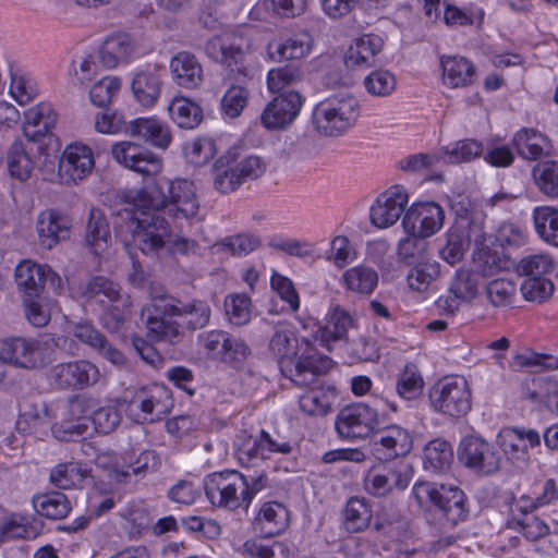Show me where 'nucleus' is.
Masks as SVG:
<instances>
[{
    "mask_svg": "<svg viewBox=\"0 0 558 558\" xmlns=\"http://www.w3.org/2000/svg\"><path fill=\"white\" fill-rule=\"evenodd\" d=\"M268 351L278 362L281 374L299 387H310L317 377L326 373L331 360L322 356L306 340H299L287 323L278 322L272 326L268 341Z\"/></svg>",
    "mask_w": 558,
    "mask_h": 558,
    "instance_id": "1",
    "label": "nucleus"
},
{
    "mask_svg": "<svg viewBox=\"0 0 558 558\" xmlns=\"http://www.w3.org/2000/svg\"><path fill=\"white\" fill-rule=\"evenodd\" d=\"M135 204L174 220H190L196 217L199 202L193 182L161 177L146 184L135 195Z\"/></svg>",
    "mask_w": 558,
    "mask_h": 558,
    "instance_id": "2",
    "label": "nucleus"
},
{
    "mask_svg": "<svg viewBox=\"0 0 558 558\" xmlns=\"http://www.w3.org/2000/svg\"><path fill=\"white\" fill-rule=\"evenodd\" d=\"M133 199V205L120 210L118 216L138 248L146 255L156 254L170 239V226L159 210L141 207L135 204V197Z\"/></svg>",
    "mask_w": 558,
    "mask_h": 558,
    "instance_id": "3",
    "label": "nucleus"
},
{
    "mask_svg": "<svg viewBox=\"0 0 558 558\" xmlns=\"http://www.w3.org/2000/svg\"><path fill=\"white\" fill-rule=\"evenodd\" d=\"M95 128L100 133H118L138 137L151 146L166 149L172 135L167 123L155 118H137L126 123L122 113L107 109L98 114L95 120Z\"/></svg>",
    "mask_w": 558,
    "mask_h": 558,
    "instance_id": "4",
    "label": "nucleus"
},
{
    "mask_svg": "<svg viewBox=\"0 0 558 558\" xmlns=\"http://www.w3.org/2000/svg\"><path fill=\"white\" fill-rule=\"evenodd\" d=\"M359 114L356 98L349 93H338L314 107L312 122L319 134L339 136L354 125Z\"/></svg>",
    "mask_w": 558,
    "mask_h": 558,
    "instance_id": "5",
    "label": "nucleus"
},
{
    "mask_svg": "<svg viewBox=\"0 0 558 558\" xmlns=\"http://www.w3.org/2000/svg\"><path fill=\"white\" fill-rule=\"evenodd\" d=\"M412 494L421 507L435 506L452 524L464 521L469 514L466 497L457 486L418 482L414 484Z\"/></svg>",
    "mask_w": 558,
    "mask_h": 558,
    "instance_id": "6",
    "label": "nucleus"
},
{
    "mask_svg": "<svg viewBox=\"0 0 558 558\" xmlns=\"http://www.w3.org/2000/svg\"><path fill=\"white\" fill-rule=\"evenodd\" d=\"M266 163L258 156H246L236 161L223 156L214 166V186L221 194L236 191L243 183L264 174Z\"/></svg>",
    "mask_w": 558,
    "mask_h": 558,
    "instance_id": "7",
    "label": "nucleus"
},
{
    "mask_svg": "<svg viewBox=\"0 0 558 558\" xmlns=\"http://www.w3.org/2000/svg\"><path fill=\"white\" fill-rule=\"evenodd\" d=\"M433 409L451 417L465 415L471 409V391L462 376L439 379L429 390Z\"/></svg>",
    "mask_w": 558,
    "mask_h": 558,
    "instance_id": "8",
    "label": "nucleus"
},
{
    "mask_svg": "<svg viewBox=\"0 0 558 558\" xmlns=\"http://www.w3.org/2000/svg\"><path fill=\"white\" fill-rule=\"evenodd\" d=\"M204 489L213 506L235 510L244 504L241 494L247 492V478L234 470L215 472L205 477Z\"/></svg>",
    "mask_w": 558,
    "mask_h": 558,
    "instance_id": "9",
    "label": "nucleus"
},
{
    "mask_svg": "<svg viewBox=\"0 0 558 558\" xmlns=\"http://www.w3.org/2000/svg\"><path fill=\"white\" fill-rule=\"evenodd\" d=\"M46 343L35 338L11 337L0 340V360L25 369L47 364Z\"/></svg>",
    "mask_w": 558,
    "mask_h": 558,
    "instance_id": "10",
    "label": "nucleus"
},
{
    "mask_svg": "<svg viewBox=\"0 0 558 558\" xmlns=\"http://www.w3.org/2000/svg\"><path fill=\"white\" fill-rule=\"evenodd\" d=\"M458 459L468 469L484 475L498 471L501 462V456L494 445L480 436H466L461 440Z\"/></svg>",
    "mask_w": 558,
    "mask_h": 558,
    "instance_id": "11",
    "label": "nucleus"
},
{
    "mask_svg": "<svg viewBox=\"0 0 558 558\" xmlns=\"http://www.w3.org/2000/svg\"><path fill=\"white\" fill-rule=\"evenodd\" d=\"M304 98L299 92L288 90L274 97L263 109L260 124L268 131H284L298 118Z\"/></svg>",
    "mask_w": 558,
    "mask_h": 558,
    "instance_id": "12",
    "label": "nucleus"
},
{
    "mask_svg": "<svg viewBox=\"0 0 558 558\" xmlns=\"http://www.w3.org/2000/svg\"><path fill=\"white\" fill-rule=\"evenodd\" d=\"M377 426V411L362 402L344 407L336 420L338 434L348 439L368 437Z\"/></svg>",
    "mask_w": 558,
    "mask_h": 558,
    "instance_id": "13",
    "label": "nucleus"
},
{
    "mask_svg": "<svg viewBox=\"0 0 558 558\" xmlns=\"http://www.w3.org/2000/svg\"><path fill=\"white\" fill-rule=\"evenodd\" d=\"M100 378L99 368L88 360L59 363L50 369V379L58 389L83 390Z\"/></svg>",
    "mask_w": 558,
    "mask_h": 558,
    "instance_id": "14",
    "label": "nucleus"
},
{
    "mask_svg": "<svg viewBox=\"0 0 558 558\" xmlns=\"http://www.w3.org/2000/svg\"><path fill=\"white\" fill-rule=\"evenodd\" d=\"M248 50L247 40L235 33H223L214 36L205 45L206 54L232 71L243 73V63Z\"/></svg>",
    "mask_w": 558,
    "mask_h": 558,
    "instance_id": "15",
    "label": "nucleus"
},
{
    "mask_svg": "<svg viewBox=\"0 0 558 558\" xmlns=\"http://www.w3.org/2000/svg\"><path fill=\"white\" fill-rule=\"evenodd\" d=\"M160 307L163 308L165 316L179 317L180 326L191 331L205 328L211 317L208 302L201 299L183 301L178 298H167L162 300Z\"/></svg>",
    "mask_w": 558,
    "mask_h": 558,
    "instance_id": "16",
    "label": "nucleus"
},
{
    "mask_svg": "<svg viewBox=\"0 0 558 558\" xmlns=\"http://www.w3.org/2000/svg\"><path fill=\"white\" fill-rule=\"evenodd\" d=\"M445 213L434 202L413 204L404 214L402 226L408 234L428 238L441 229Z\"/></svg>",
    "mask_w": 558,
    "mask_h": 558,
    "instance_id": "17",
    "label": "nucleus"
},
{
    "mask_svg": "<svg viewBox=\"0 0 558 558\" xmlns=\"http://www.w3.org/2000/svg\"><path fill=\"white\" fill-rule=\"evenodd\" d=\"M110 151L118 163L143 175H156L161 171V158L133 142L116 143Z\"/></svg>",
    "mask_w": 558,
    "mask_h": 558,
    "instance_id": "18",
    "label": "nucleus"
},
{
    "mask_svg": "<svg viewBox=\"0 0 558 558\" xmlns=\"http://www.w3.org/2000/svg\"><path fill=\"white\" fill-rule=\"evenodd\" d=\"M497 444L509 460L526 465L530 461L529 449L541 445V436L532 428L504 427L497 435Z\"/></svg>",
    "mask_w": 558,
    "mask_h": 558,
    "instance_id": "19",
    "label": "nucleus"
},
{
    "mask_svg": "<svg viewBox=\"0 0 558 558\" xmlns=\"http://www.w3.org/2000/svg\"><path fill=\"white\" fill-rule=\"evenodd\" d=\"M478 274L461 268L454 272L449 286V295L440 296L436 305L439 311L453 315L461 303H470L478 295Z\"/></svg>",
    "mask_w": 558,
    "mask_h": 558,
    "instance_id": "20",
    "label": "nucleus"
},
{
    "mask_svg": "<svg viewBox=\"0 0 558 558\" xmlns=\"http://www.w3.org/2000/svg\"><path fill=\"white\" fill-rule=\"evenodd\" d=\"M412 449V437L407 429L390 425L375 428L372 434V451L378 460H390L405 456Z\"/></svg>",
    "mask_w": 558,
    "mask_h": 558,
    "instance_id": "21",
    "label": "nucleus"
},
{
    "mask_svg": "<svg viewBox=\"0 0 558 558\" xmlns=\"http://www.w3.org/2000/svg\"><path fill=\"white\" fill-rule=\"evenodd\" d=\"M410 478L408 465L399 462L369 471L364 480V488L374 497H384L396 488L404 489L409 485Z\"/></svg>",
    "mask_w": 558,
    "mask_h": 558,
    "instance_id": "22",
    "label": "nucleus"
},
{
    "mask_svg": "<svg viewBox=\"0 0 558 558\" xmlns=\"http://www.w3.org/2000/svg\"><path fill=\"white\" fill-rule=\"evenodd\" d=\"M450 208L454 215V221L450 229L468 232V236L473 238L476 245L484 244L486 240L484 214L474 208L470 198L458 194L450 199Z\"/></svg>",
    "mask_w": 558,
    "mask_h": 558,
    "instance_id": "23",
    "label": "nucleus"
},
{
    "mask_svg": "<svg viewBox=\"0 0 558 558\" xmlns=\"http://www.w3.org/2000/svg\"><path fill=\"white\" fill-rule=\"evenodd\" d=\"M95 167L92 149L82 143L66 146L60 159L59 171L66 183H76L89 175Z\"/></svg>",
    "mask_w": 558,
    "mask_h": 558,
    "instance_id": "24",
    "label": "nucleus"
},
{
    "mask_svg": "<svg viewBox=\"0 0 558 558\" xmlns=\"http://www.w3.org/2000/svg\"><path fill=\"white\" fill-rule=\"evenodd\" d=\"M408 204L407 191L401 186H393L383 193L371 208V221L378 228H388L395 225L405 213Z\"/></svg>",
    "mask_w": 558,
    "mask_h": 558,
    "instance_id": "25",
    "label": "nucleus"
},
{
    "mask_svg": "<svg viewBox=\"0 0 558 558\" xmlns=\"http://www.w3.org/2000/svg\"><path fill=\"white\" fill-rule=\"evenodd\" d=\"M72 227L71 218L56 209L41 211L36 220V231L40 244L46 248H52L60 241L70 236Z\"/></svg>",
    "mask_w": 558,
    "mask_h": 558,
    "instance_id": "26",
    "label": "nucleus"
},
{
    "mask_svg": "<svg viewBox=\"0 0 558 558\" xmlns=\"http://www.w3.org/2000/svg\"><path fill=\"white\" fill-rule=\"evenodd\" d=\"M384 40L378 35H363L350 45L344 54V64L350 70H365L375 66L383 50Z\"/></svg>",
    "mask_w": 558,
    "mask_h": 558,
    "instance_id": "27",
    "label": "nucleus"
},
{
    "mask_svg": "<svg viewBox=\"0 0 558 558\" xmlns=\"http://www.w3.org/2000/svg\"><path fill=\"white\" fill-rule=\"evenodd\" d=\"M140 48L138 40L131 34L117 33L108 36L100 49V62L108 69L116 68L119 63L129 62Z\"/></svg>",
    "mask_w": 558,
    "mask_h": 558,
    "instance_id": "28",
    "label": "nucleus"
},
{
    "mask_svg": "<svg viewBox=\"0 0 558 558\" xmlns=\"http://www.w3.org/2000/svg\"><path fill=\"white\" fill-rule=\"evenodd\" d=\"M170 72L174 83L184 88H195L204 81L203 66L190 51H180L171 58Z\"/></svg>",
    "mask_w": 558,
    "mask_h": 558,
    "instance_id": "29",
    "label": "nucleus"
},
{
    "mask_svg": "<svg viewBox=\"0 0 558 558\" xmlns=\"http://www.w3.org/2000/svg\"><path fill=\"white\" fill-rule=\"evenodd\" d=\"M290 522L288 509L279 502H265L254 520V531L265 537L282 533Z\"/></svg>",
    "mask_w": 558,
    "mask_h": 558,
    "instance_id": "30",
    "label": "nucleus"
},
{
    "mask_svg": "<svg viewBox=\"0 0 558 558\" xmlns=\"http://www.w3.org/2000/svg\"><path fill=\"white\" fill-rule=\"evenodd\" d=\"M77 293L86 300H98L102 304L124 301L126 296L118 282L105 276H93L81 282Z\"/></svg>",
    "mask_w": 558,
    "mask_h": 558,
    "instance_id": "31",
    "label": "nucleus"
},
{
    "mask_svg": "<svg viewBox=\"0 0 558 558\" xmlns=\"http://www.w3.org/2000/svg\"><path fill=\"white\" fill-rule=\"evenodd\" d=\"M354 327L355 320L353 316L343 307L336 305L331 308L326 326L318 330L317 338L323 347L331 350L332 344L337 341L345 340L349 329Z\"/></svg>",
    "mask_w": 558,
    "mask_h": 558,
    "instance_id": "32",
    "label": "nucleus"
},
{
    "mask_svg": "<svg viewBox=\"0 0 558 558\" xmlns=\"http://www.w3.org/2000/svg\"><path fill=\"white\" fill-rule=\"evenodd\" d=\"M45 271L48 266L32 260H23L15 268V282L22 299L38 296L45 289Z\"/></svg>",
    "mask_w": 558,
    "mask_h": 558,
    "instance_id": "33",
    "label": "nucleus"
},
{
    "mask_svg": "<svg viewBox=\"0 0 558 558\" xmlns=\"http://www.w3.org/2000/svg\"><path fill=\"white\" fill-rule=\"evenodd\" d=\"M442 81L452 88L466 87L473 84L475 66L463 57H442Z\"/></svg>",
    "mask_w": 558,
    "mask_h": 558,
    "instance_id": "34",
    "label": "nucleus"
},
{
    "mask_svg": "<svg viewBox=\"0 0 558 558\" xmlns=\"http://www.w3.org/2000/svg\"><path fill=\"white\" fill-rule=\"evenodd\" d=\"M33 147L28 148L22 141L15 140L7 154L8 170L12 178L21 182L27 181L35 169Z\"/></svg>",
    "mask_w": 558,
    "mask_h": 558,
    "instance_id": "35",
    "label": "nucleus"
},
{
    "mask_svg": "<svg viewBox=\"0 0 558 558\" xmlns=\"http://www.w3.org/2000/svg\"><path fill=\"white\" fill-rule=\"evenodd\" d=\"M86 244L95 255H100L111 242L109 223L99 208H92L85 233Z\"/></svg>",
    "mask_w": 558,
    "mask_h": 558,
    "instance_id": "36",
    "label": "nucleus"
},
{
    "mask_svg": "<svg viewBox=\"0 0 558 558\" xmlns=\"http://www.w3.org/2000/svg\"><path fill=\"white\" fill-rule=\"evenodd\" d=\"M33 507L36 512L51 520H61L71 511V501L61 492H49L33 497Z\"/></svg>",
    "mask_w": 558,
    "mask_h": 558,
    "instance_id": "37",
    "label": "nucleus"
},
{
    "mask_svg": "<svg viewBox=\"0 0 558 558\" xmlns=\"http://www.w3.org/2000/svg\"><path fill=\"white\" fill-rule=\"evenodd\" d=\"M162 82L158 74L149 71L136 73L132 81L135 99L144 107H153L160 97Z\"/></svg>",
    "mask_w": 558,
    "mask_h": 558,
    "instance_id": "38",
    "label": "nucleus"
},
{
    "mask_svg": "<svg viewBox=\"0 0 558 558\" xmlns=\"http://www.w3.org/2000/svg\"><path fill=\"white\" fill-rule=\"evenodd\" d=\"M548 138L532 128H523L512 137V145L518 154L529 160H537L544 155Z\"/></svg>",
    "mask_w": 558,
    "mask_h": 558,
    "instance_id": "39",
    "label": "nucleus"
},
{
    "mask_svg": "<svg viewBox=\"0 0 558 558\" xmlns=\"http://www.w3.org/2000/svg\"><path fill=\"white\" fill-rule=\"evenodd\" d=\"M310 40L307 35H300L287 38L283 41H271L268 45V54L275 62L296 60L310 52Z\"/></svg>",
    "mask_w": 558,
    "mask_h": 558,
    "instance_id": "40",
    "label": "nucleus"
},
{
    "mask_svg": "<svg viewBox=\"0 0 558 558\" xmlns=\"http://www.w3.org/2000/svg\"><path fill=\"white\" fill-rule=\"evenodd\" d=\"M168 110L173 122L181 129L192 130L203 121L199 105L184 97L174 98Z\"/></svg>",
    "mask_w": 558,
    "mask_h": 558,
    "instance_id": "41",
    "label": "nucleus"
},
{
    "mask_svg": "<svg viewBox=\"0 0 558 558\" xmlns=\"http://www.w3.org/2000/svg\"><path fill=\"white\" fill-rule=\"evenodd\" d=\"M342 279L347 289L360 294H371L378 284L377 271L365 265L347 269Z\"/></svg>",
    "mask_w": 558,
    "mask_h": 558,
    "instance_id": "42",
    "label": "nucleus"
},
{
    "mask_svg": "<svg viewBox=\"0 0 558 558\" xmlns=\"http://www.w3.org/2000/svg\"><path fill=\"white\" fill-rule=\"evenodd\" d=\"M372 519V510L364 498L352 497L343 510V525L350 533L366 529Z\"/></svg>",
    "mask_w": 558,
    "mask_h": 558,
    "instance_id": "43",
    "label": "nucleus"
},
{
    "mask_svg": "<svg viewBox=\"0 0 558 558\" xmlns=\"http://www.w3.org/2000/svg\"><path fill=\"white\" fill-rule=\"evenodd\" d=\"M234 452L240 464L255 465L258 460H266L265 448L259 436L241 432L234 441Z\"/></svg>",
    "mask_w": 558,
    "mask_h": 558,
    "instance_id": "44",
    "label": "nucleus"
},
{
    "mask_svg": "<svg viewBox=\"0 0 558 558\" xmlns=\"http://www.w3.org/2000/svg\"><path fill=\"white\" fill-rule=\"evenodd\" d=\"M453 460V451L450 442L435 439L424 448V468L434 472L449 469Z\"/></svg>",
    "mask_w": 558,
    "mask_h": 558,
    "instance_id": "45",
    "label": "nucleus"
},
{
    "mask_svg": "<svg viewBox=\"0 0 558 558\" xmlns=\"http://www.w3.org/2000/svg\"><path fill=\"white\" fill-rule=\"evenodd\" d=\"M533 219L538 235L545 242L558 246V209L549 206L536 207Z\"/></svg>",
    "mask_w": 558,
    "mask_h": 558,
    "instance_id": "46",
    "label": "nucleus"
},
{
    "mask_svg": "<svg viewBox=\"0 0 558 558\" xmlns=\"http://www.w3.org/2000/svg\"><path fill=\"white\" fill-rule=\"evenodd\" d=\"M532 177L544 195L550 198L558 197V161H539L533 167Z\"/></svg>",
    "mask_w": 558,
    "mask_h": 558,
    "instance_id": "47",
    "label": "nucleus"
},
{
    "mask_svg": "<svg viewBox=\"0 0 558 558\" xmlns=\"http://www.w3.org/2000/svg\"><path fill=\"white\" fill-rule=\"evenodd\" d=\"M304 72L299 64L292 63L268 72L267 84L271 93L287 92L286 89L302 82Z\"/></svg>",
    "mask_w": 558,
    "mask_h": 558,
    "instance_id": "48",
    "label": "nucleus"
},
{
    "mask_svg": "<svg viewBox=\"0 0 558 558\" xmlns=\"http://www.w3.org/2000/svg\"><path fill=\"white\" fill-rule=\"evenodd\" d=\"M86 476L78 462H65L56 465L50 472V482L58 488L70 489L81 484Z\"/></svg>",
    "mask_w": 558,
    "mask_h": 558,
    "instance_id": "49",
    "label": "nucleus"
},
{
    "mask_svg": "<svg viewBox=\"0 0 558 558\" xmlns=\"http://www.w3.org/2000/svg\"><path fill=\"white\" fill-rule=\"evenodd\" d=\"M483 144L480 141L466 138L456 142L452 147H444V160L450 163L469 162L483 153Z\"/></svg>",
    "mask_w": 558,
    "mask_h": 558,
    "instance_id": "50",
    "label": "nucleus"
},
{
    "mask_svg": "<svg viewBox=\"0 0 558 558\" xmlns=\"http://www.w3.org/2000/svg\"><path fill=\"white\" fill-rule=\"evenodd\" d=\"M424 380L414 364H407L397 380V392L404 400H414L423 392Z\"/></svg>",
    "mask_w": 558,
    "mask_h": 558,
    "instance_id": "51",
    "label": "nucleus"
},
{
    "mask_svg": "<svg viewBox=\"0 0 558 558\" xmlns=\"http://www.w3.org/2000/svg\"><path fill=\"white\" fill-rule=\"evenodd\" d=\"M440 266L435 260H423L413 265L408 274V282L411 289L423 292L438 278Z\"/></svg>",
    "mask_w": 558,
    "mask_h": 558,
    "instance_id": "52",
    "label": "nucleus"
},
{
    "mask_svg": "<svg viewBox=\"0 0 558 558\" xmlns=\"http://www.w3.org/2000/svg\"><path fill=\"white\" fill-rule=\"evenodd\" d=\"M472 241L474 242V239L469 238L468 232L450 229L447 233L446 245L440 250L441 258L451 266L460 263Z\"/></svg>",
    "mask_w": 558,
    "mask_h": 558,
    "instance_id": "53",
    "label": "nucleus"
},
{
    "mask_svg": "<svg viewBox=\"0 0 558 558\" xmlns=\"http://www.w3.org/2000/svg\"><path fill=\"white\" fill-rule=\"evenodd\" d=\"M427 244L424 238L409 234L398 243L397 255L400 263L413 266L425 260Z\"/></svg>",
    "mask_w": 558,
    "mask_h": 558,
    "instance_id": "54",
    "label": "nucleus"
},
{
    "mask_svg": "<svg viewBox=\"0 0 558 558\" xmlns=\"http://www.w3.org/2000/svg\"><path fill=\"white\" fill-rule=\"evenodd\" d=\"M120 302L122 303L121 307L109 306L102 312L100 316V324L110 333L123 336L130 317L129 296H125L124 301Z\"/></svg>",
    "mask_w": 558,
    "mask_h": 558,
    "instance_id": "55",
    "label": "nucleus"
},
{
    "mask_svg": "<svg viewBox=\"0 0 558 558\" xmlns=\"http://www.w3.org/2000/svg\"><path fill=\"white\" fill-rule=\"evenodd\" d=\"M225 311L232 325L244 326L251 320V299L246 294L228 295L225 300Z\"/></svg>",
    "mask_w": 558,
    "mask_h": 558,
    "instance_id": "56",
    "label": "nucleus"
},
{
    "mask_svg": "<svg viewBox=\"0 0 558 558\" xmlns=\"http://www.w3.org/2000/svg\"><path fill=\"white\" fill-rule=\"evenodd\" d=\"M146 327L148 335L158 341L175 343L181 338L180 324L165 317L149 316Z\"/></svg>",
    "mask_w": 558,
    "mask_h": 558,
    "instance_id": "57",
    "label": "nucleus"
},
{
    "mask_svg": "<svg viewBox=\"0 0 558 558\" xmlns=\"http://www.w3.org/2000/svg\"><path fill=\"white\" fill-rule=\"evenodd\" d=\"M183 153L189 162L199 167L216 155V146L211 138L199 137L185 143Z\"/></svg>",
    "mask_w": 558,
    "mask_h": 558,
    "instance_id": "58",
    "label": "nucleus"
},
{
    "mask_svg": "<svg viewBox=\"0 0 558 558\" xmlns=\"http://www.w3.org/2000/svg\"><path fill=\"white\" fill-rule=\"evenodd\" d=\"M260 245L258 238L251 234H239L235 236L227 238L214 245L216 252H228L232 255L243 256Z\"/></svg>",
    "mask_w": 558,
    "mask_h": 558,
    "instance_id": "59",
    "label": "nucleus"
},
{
    "mask_svg": "<svg viewBox=\"0 0 558 558\" xmlns=\"http://www.w3.org/2000/svg\"><path fill=\"white\" fill-rule=\"evenodd\" d=\"M25 317L35 327H44L50 320V308L43 293L22 299Z\"/></svg>",
    "mask_w": 558,
    "mask_h": 558,
    "instance_id": "60",
    "label": "nucleus"
},
{
    "mask_svg": "<svg viewBox=\"0 0 558 558\" xmlns=\"http://www.w3.org/2000/svg\"><path fill=\"white\" fill-rule=\"evenodd\" d=\"M515 284L507 279H495L486 286V296L489 303L496 307L508 306L515 294Z\"/></svg>",
    "mask_w": 558,
    "mask_h": 558,
    "instance_id": "61",
    "label": "nucleus"
},
{
    "mask_svg": "<svg viewBox=\"0 0 558 558\" xmlns=\"http://www.w3.org/2000/svg\"><path fill=\"white\" fill-rule=\"evenodd\" d=\"M251 353L250 345L243 339L229 333L221 360L234 368H241Z\"/></svg>",
    "mask_w": 558,
    "mask_h": 558,
    "instance_id": "62",
    "label": "nucleus"
},
{
    "mask_svg": "<svg viewBox=\"0 0 558 558\" xmlns=\"http://www.w3.org/2000/svg\"><path fill=\"white\" fill-rule=\"evenodd\" d=\"M366 90L379 97L390 95L396 88L395 75L387 70H375L364 80Z\"/></svg>",
    "mask_w": 558,
    "mask_h": 558,
    "instance_id": "63",
    "label": "nucleus"
},
{
    "mask_svg": "<svg viewBox=\"0 0 558 558\" xmlns=\"http://www.w3.org/2000/svg\"><path fill=\"white\" fill-rule=\"evenodd\" d=\"M120 80L114 76H105L94 84L89 96L92 102L97 107H106L120 90Z\"/></svg>",
    "mask_w": 558,
    "mask_h": 558,
    "instance_id": "64",
    "label": "nucleus"
}]
</instances>
